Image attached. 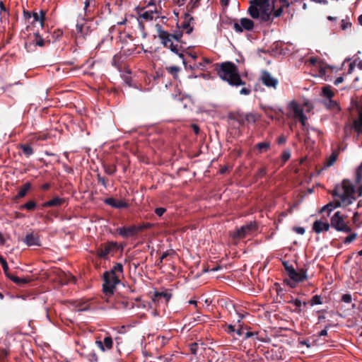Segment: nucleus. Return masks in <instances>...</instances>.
I'll use <instances>...</instances> for the list:
<instances>
[{
    "label": "nucleus",
    "mask_w": 362,
    "mask_h": 362,
    "mask_svg": "<svg viewBox=\"0 0 362 362\" xmlns=\"http://www.w3.org/2000/svg\"><path fill=\"white\" fill-rule=\"evenodd\" d=\"M362 180V163L358 167L356 171L355 182L356 184H360Z\"/></svg>",
    "instance_id": "obj_40"
},
{
    "label": "nucleus",
    "mask_w": 362,
    "mask_h": 362,
    "mask_svg": "<svg viewBox=\"0 0 362 362\" xmlns=\"http://www.w3.org/2000/svg\"><path fill=\"white\" fill-rule=\"evenodd\" d=\"M264 112L267 117L273 119L275 117V115H278L279 112H281L280 109H275L273 107H264Z\"/></svg>",
    "instance_id": "obj_32"
},
{
    "label": "nucleus",
    "mask_w": 362,
    "mask_h": 362,
    "mask_svg": "<svg viewBox=\"0 0 362 362\" xmlns=\"http://www.w3.org/2000/svg\"><path fill=\"white\" fill-rule=\"evenodd\" d=\"M63 35V32L61 30H54L52 35V42H57L60 40Z\"/></svg>",
    "instance_id": "obj_42"
},
{
    "label": "nucleus",
    "mask_w": 362,
    "mask_h": 362,
    "mask_svg": "<svg viewBox=\"0 0 362 362\" xmlns=\"http://www.w3.org/2000/svg\"><path fill=\"white\" fill-rule=\"evenodd\" d=\"M286 138L284 135L280 136L277 139V143L279 145L286 143Z\"/></svg>",
    "instance_id": "obj_64"
},
{
    "label": "nucleus",
    "mask_w": 362,
    "mask_h": 362,
    "mask_svg": "<svg viewBox=\"0 0 362 362\" xmlns=\"http://www.w3.org/2000/svg\"><path fill=\"white\" fill-rule=\"evenodd\" d=\"M32 18H33V23L39 22L40 25L42 26L45 19V12L42 10L40 11V13L37 12H33Z\"/></svg>",
    "instance_id": "obj_28"
},
{
    "label": "nucleus",
    "mask_w": 362,
    "mask_h": 362,
    "mask_svg": "<svg viewBox=\"0 0 362 362\" xmlns=\"http://www.w3.org/2000/svg\"><path fill=\"white\" fill-rule=\"evenodd\" d=\"M286 271L287 272L288 276H290V272L291 270H296L293 266L289 265L288 263H284Z\"/></svg>",
    "instance_id": "obj_61"
},
{
    "label": "nucleus",
    "mask_w": 362,
    "mask_h": 362,
    "mask_svg": "<svg viewBox=\"0 0 362 362\" xmlns=\"http://www.w3.org/2000/svg\"><path fill=\"white\" fill-rule=\"evenodd\" d=\"M32 185L29 182H26L23 185V186L18 190L17 194L15 197V199H21L25 197L28 192L31 189Z\"/></svg>",
    "instance_id": "obj_24"
},
{
    "label": "nucleus",
    "mask_w": 362,
    "mask_h": 362,
    "mask_svg": "<svg viewBox=\"0 0 362 362\" xmlns=\"http://www.w3.org/2000/svg\"><path fill=\"white\" fill-rule=\"evenodd\" d=\"M8 350L6 349H0V361L5 360L8 355Z\"/></svg>",
    "instance_id": "obj_49"
},
{
    "label": "nucleus",
    "mask_w": 362,
    "mask_h": 362,
    "mask_svg": "<svg viewBox=\"0 0 362 362\" xmlns=\"http://www.w3.org/2000/svg\"><path fill=\"white\" fill-rule=\"evenodd\" d=\"M166 211V209L163 207H158L155 209V213L158 216H162L163 214Z\"/></svg>",
    "instance_id": "obj_55"
},
{
    "label": "nucleus",
    "mask_w": 362,
    "mask_h": 362,
    "mask_svg": "<svg viewBox=\"0 0 362 362\" xmlns=\"http://www.w3.org/2000/svg\"><path fill=\"white\" fill-rule=\"evenodd\" d=\"M341 300L346 303H350L352 301V296L350 293H345L341 296Z\"/></svg>",
    "instance_id": "obj_50"
},
{
    "label": "nucleus",
    "mask_w": 362,
    "mask_h": 362,
    "mask_svg": "<svg viewBox=\"0 0 362 362\" xmlns=\"http://www.w3.org/2000/svg\"><path fill=\"white\" fill-rule=\"evenodd\" d=\"M96 28L95 23L91 20L81 18L76 25V33L78 37L85 38Z\"/></svg>",
    "instance_id": "obj_7"
},
{
    "label": "nucleus",
    "mask_w": 362,
    "mask_h": 362,
    "mask_svg": "<svg viewBox=\"0 0 362 362\" xmlns=\"http://www.w3.org/2000/svg\"><path fill=\"white\" fill-rule=\"evenodd\" d=\"M257 229V225L255 222H250L246 225L240 227L233 234L234 238H244L251 232L255 231Z\"/></svg>",
    "instance_id": "obj_10"
},
{
    "label": "nucleus",
    "mask_w": 362,
    "mask_h": 362,
    "mask_svg": "<svg viewBox=\"0 0 362 362\" xmlns=\"http://www.w3.org/2000/svg\"><path fill=\"white\" fill-rule=\"evenodd\" d=\"M272 8L269 0H250L247 9L249 15L262 22L271 23Z\"/></svg>",
    "instance_id": "obj_3"
},
{
    "label": "nucleus",
    "mask_w": 362,
    "mask_h": 362,
    "mask_svg": "<svg viewBox=\"0 0 362 362\" xmlns=\"http://www.w3.org/2000/svg\"><path fill=\"white\" fill-rule=\"evenodd\" d=\"M357 235H358L356 233H352L351 231L350 233H349V235L344 238V240H343V243L345 245H349L356 239Z\"/></svg>",
    "instance_id": "obj_36"
},
{
    "label": "nucleus",
    "mask_w": 362,
    "mask_h": 362,
    "mask_svg": "<svg viewBox=\"0 0 362 362\" xmlns=\"http://www.w3.org/2000/svg\"><path fill=\"white\" fill-rule=\"evenodd\" d=\"M244 335H245V339H249L250 337H255V339L259 341H265L264 339L262 337H259L258 336V332H246L245 333H244Z\"/></svg>",
    "instance_id": "obj_38"
},
{
    "label": "nucleus",
    "mask_w": 362,
    "mask_h": 362,
    "mask_svg": "<svg viewBox=\"0 0 362 362\" xmlns=\"http://www.w3.org/2000/svg\"><path fill=\"white\" fill-rule=\"evenodd\" d=\"M341 204V202H329L327 204L325 205L322 209L321 212L327 211V215L329 216V214L336 208L340 206Z\"/></svg>",
    "instance_id": "obj_25"
},
{
    "label": "nucleus",
    "mask_w": 362,
    "mask_h": 362,
    "mask_svg": "<svg viewBox=\"0 0 362 362\" xmlns=\"http://www.w3.org/2000/svg\"><path fill=\"white\" fill-rule=\"evenodd\" d=\"M48 42L50 40H47ZM47 41L45 40L38 33H35L33 36L25 42V48L28 52H33L37 46L44 47Z\"/></svg>",
    "instance_id": "obj_8"
},
{
    "label": "nucleus",
    "mask_w": 362,
    "mask_h": 362,
    "mask_svg": "<svg viewBox=\"0 0 362 362\" xmlns=\"http://www.w3.org/2000/svg\"><path fill=\"white\" fill-rule=\"evenodd\" d=\"M260 79L262 84L267 88L276 89L279 83L278 79L273 77L269 71L265 70L261 72Z\"/></svg>",
    "instance_id": "obj_11"
},
{
    "label": "nucleus",
    "mask_w": 362,
    "mask_h": 362,
    "mask_svg": "<svg viewBox=\"0 0 362 362\" xmlns=\"http://www.w3.org/2000/svg\"><path fill=\"white\" fill-rule=\"evenodd\" d=\"M20 148L21 149L23 153L27 157L29 158L34 153L33 148L30 144H23L20 146Z\"/></svg>",
    "instance_id": "obj_29"
},
{
    "label": "nucleus",
    "mask_w": 362,
    "mask_h": 362,
    "mask_svg": "<svg viewBox=\"0 0 362 362\" xmlns=\"http://www.w3.org/2000/svg\"><path fill=\"white\" fill-rule=\"evenodd\" d=\"M330 228V223L327 221H322L321 220H316L313 224V230L317 233H321L322 232H327Z\"/></svg>",
    "instance_id": "obj_16"
},
{
    "label": "nucleus",
    "mask_w": 362,
    "mask_h": 362,
    "mask_svg": "<svg viewBox=\"0 0 362 362\" xmlns=\"http://www.w3.org/2000/svg\"><path fill=\"white\" fill-rule=\"evenodd\" d=\"M95 5V4L94 0H85V1H84L85 16H88L93 11Z\"/></svg>",
    "instance_id": "obj_26"
},
{
    "label": "nucleus",
    "mask_w": 362,
    "mask_h": 362,
    "mask_svg": "<svg viewBox=\"0 0 362 362\" xmlns=\"http://www.w3.org/2000/svg\"><path fill=\"white\" fill-rule=\"evenodd\" d=\"M138 14L140 18H143L145 21H152L153 18H156L157 15V11L156 10L144 11V8H141L140 11L138 12Z\"/></svg>",
    "instance_id": "obj_19"
},
{
    "label": "nucleus",
    "mask_w": 362,
    "mask_h": 362,
    "mask_svg": "<svg viewBox=\"0 0 362 362\" xmlns=\"http://www.w3.org/2000/svg\"><path fill=\"white\" fill-rule=\"evenodd\" d=\"M323 104L326 107L327 109H329L333 111L334 113H337L340 111V107L339 104L335 101L332 100H324Z\"/></svg>",
    "instance_id": "obj_21"
},
{
    "label": "nucleus",
    "mask_w": 362,
    "mask_h": 362,
    "mask_svg": "<svg viewBox=\"0 0 362 362\" xmlns=\"http://www.w3.org/2000/svg\"><path fill=\"white\" fill-rule=\"evenodd\" d=\"M4 12V17L6 15L7 16H8V10L6 9V6H4L3 1H0V13L1 14V13Z\"/></svg>",
    "instance_id": "obj_56"
},
{
    "label": "nucleus",
    "mask_w": 362,
    "mask_h": 362,
    "mask_svg": "<svg viewBox=\"0 0 362 362\" xmlns=\"http://www.w3.org/2000/svg\"><path fill=\"white\" fill-rule=\"evenodd\" d=\"M216 71L218 76L226 81L231 86H245V82L242 80L237 66L231 62H225L216 65Z\"/></svg>",
    "instance_id": "obj_2"
},
{
    "label": "nucleus",
    "mask_w": 362,
    "mask_h": 362,
    "mask_svg": "<svg viewBox=\"0 0 362 362\" xmlns=\"http://www.w3.org/2000/svg\"><path fill=\"white\" fill-rule=\"evenodd\" d=\"M104 203L115 209H125L129 206L128 203L122 199H115L112 197L106 198Z\"/></svg>",
    "instance_id": "obj_17"
},
{
    "label": "nucleus",
    "mask_w": 362,
    "mask_h": 362,
    "mask_svg": "<svg viewBox=\"0 0 362 362\" xmlns=\"http://www.w3.org/2000/svg\"><path fill=\"white\" fill-rule=\"evenodd\" d=\"M228 334H231L235 331V325H227V329H226Z\"/></svg>",
    "instance_id": "obj_57"
},
{
    "label": "nucleus",
    "mask_w": 362,
    "mask_h": 362,
    "mask_svg": "<svg viewBox=\"0 0 362 362\" xmlns=\"http://www.w3.org/2000/svg\"><path fill=\"white\" fill-rule=\"evenodd\" d=\"M117 248V243L116 242H109L98 250L97 255L100 258L105 259L109 254Z\"/></svg>",
    "instance_id": "obj_13"
},
{
    "label": "nucleus",
    "mask_w": 362,
    "mask_h": 362,
    "mask_svg": "<svg viewBox=\"0 0 362 362\" xmlns=\"http://www.w3.org/2000/svg\"><path fill=\"white\" fill-rule=\"evenodd\" d=\"M294 230L300 235H303L305 232V230L303 227H296L294 228Z\"/></svg>",
    "instance_id": "obj_62"
},
{
    "label": "nucleus",
    "mask_w": 362,
    "mask_h": 362,
    "mask_svg": "<svg viewBox=\"0 0 362 362\" xmlns=\"http://www.w3.org/2000/svg\"><path fill=\"white\" fill-rule=\"evenodd\" d=\"M297 118L298 119L300 123L302 124L303 127L306 126V121L308 119V117L304 113L298 116Z\"/></svg>",
    "instance_id": "obj_52"
},
{
    "label": "nucleus",
    "mask_w": 362,
    "mask_h": 362,
    "mask_svg": "<svg viewBox=\"0 0 362 362\" xmlns=\"http://www.w3.org/2000/svg\"><path fill=\"white\" fill-rule=\"evenodd\" d=\"M8 278L17 285L25 284L29 282V280L25 278H20L11 274L8 276Z\"/></svg>",
    "instance_id": "obj_31"
},
{
    "label": "nucleus",
    "mask_w": 362,
    "mask_h": 362,
    "mask_svg": "<svg viewBox=\"0 0 362 362\" xmlns=\"http://www.w3.org/2000/svg\"><path fill=\"white\" fill-rule=\"evenodd\" d=\"M25 243L28 246H40V241L37 236L30 233L26 235L24 240Z\"/></svg>",
    "instance_id": "obj_20"
},
{
    "label": "nucleus",
    "mask_w": 362,
    "mask_h": 362,
    "mask_svg": "<svg viewBox=\"0 0 362 362\" xmlns=\"http://www.w3.org/2000/svg\"><path fill=\"white\" fill-rule=\"evenodd\" d=\"M113 339L110 335H106L103 340H96L95 344L103 352L110 351L113 347Z\"/></svg>",
    "instance_id": "obj_14"
},
{
    "label": "nucleus",
    "mask_w": 362,
    "mask_h": 362,
    "mask_svg": "<svg viewBox=\"0 0 362 362\" xmlns=\"http://www.w3.org/2000/svg\"><path fill=\"white\" fill-rule=\"evenodd\" d=\"M346 218L347 216L340 211H336L330 218V227L338 232L350 233L352 229Z\"/></svg>",
    "instance_id": "obj_5"
},
{
    "label": "nucleus",
    "mask_w": 362,
    "mask_h": 362,
    "mask_svg": "<svg viewBox=\"0 0 362 362\" xmlns=\"http://www.w3.org/2000/svg\"><path fill=\"white\" fill-rule=\"evenodd\" d=\"M119 278V275L115 274L112 272L107 271L103 274V291L106 296L113 295L116 286L120 282Z\"/></svg>",
    "instance_id": "obj_6"
},
{
    "label": "nucleus",
    "mask_w": 362,
    "mask_h": 362,
    "mask_svg": "<svg viewBox=\"0 0 362 362\" xmlns=\"http://www.w3.org/2000/svg\"><path fill=\"white\" fill-rule=\"evenodd\" d=\"M0 264L2 266L5 275L8 277L11 274L8 272V265L4 258H0Z\"/></svg>",
    "instance_id": "obj_43"
},
{
    "label": "nucleus",
    "mask_w": 362,
    "mask_h": 362,
    "mask_svg": "<svg viewBox=\"0 0 362 362\" xmlns=\"http://www.w3.org/2000/svg\"><path fill=\"white\" fill-rule=\"evenodd\" d=\"M309 303H310V306L322 304L321 296H319V295L313 296Z\"/></svg>",
    "instance_id": "obj_39"
},
{
    "label": "nucleus",
    "mask_w": 362,
    "mask_h": 362,
    "mask_svg": "<svg viewBox=\"0 0 362 362\" xmlns=\"http://www.w3.org/2000/svg\"><path fill=\"white\" fill-rule=\"evenodd\" d=\"M288 109L293 113V117L296 118L304 113L301 105L294 100L289 103Z\"/></svg>",
    "instance_id": "obj_18"
},
{
    "label": "nucleus",
    "mask_w": 362,
    "mask_h": 362,
    "mask_svg": "<svg viewBox=\"0 0 362 362\" xmlns=\"http://www.w3.org/2000/svg\"><path fill=\"white\" fill-rule=\"evenodd\" d=\"M292 282H291L290 286L294 288L296 283L302 282L307 279L306 271L300 269V271L291 270L289 276Z\"/></svg>",
    "instance_id": "obj_12"
},
{
    "label": "nucleus",
    "mask_w": 362,
    "mask_h": 362,
    "mask_svg": "<svg viewBox=\"0 0 362 362\" xmlns=\"http://www.w3.org/2000/svg\"><path fill=\"white\" fill-rule=\"evenodd\" d=\"M158 37L161 45L169 49L173 53L182 59L185 65L183 52L186 49V43L182 40L183 33L181 30H176L174 33H170L163 29L160 25H156Z\"/></svg>",
    "instance_id": "obj_1"
},
{
    "label": "nucleus",
    "mask_w": 362,
    "mask_h": 362,
    "mask_svg": "<svg viewBox=\"0 0 362 362\" xmlns=\"http://www.w3.org/2000/svg\"><path fill=\"white\" fill-rule=\"evenodd\" d=\"M181 27L183 28V29H186L187 30V34H189L192 32L193 30V28L192 27L190 26L189 23H187V22H184L183 23H182V25Z\"/></svg>",
    "instance_id": "obj_53"
},
{
    "label": "nucleus",
    "mask_w": 362,
    "mask_h": 362,
    "mask_svg": "<svg viewBox=\"0 0 362 362\" xmlns=\"http://www.w3.org/2000/svg\"><path fill=\"white\" fill-rule=\"evenodd\" d=\"M36 207V203L33 200H30L29 202H26L25 204L21 205L20 206L21 209H26L28 211H33Z\"/></svg>",
    "instance_id": "obj_35"
},
{
    "label": "nucleus",
    "mask_w": 362,
    "mask_h": 362,
    "mask_svg": "<svg viewBox=\"0 0 362 362\" xmlns=\"http://www.w3.org/2000/svg\"><path fill=\"white\" fill-rule=\"evenodd\" d=\"M153 226V224L151 223H144V224H141V225H139V226H136V231H137V233L142 230H144V229H148V228H150Z\"/></svg>",
    "instance_id": "obj_46"
},
{
    "label": "nucleus",
    "mask_w": 362,
    "mask_h": 362,
    "mask_svg": "<svg viewBox=\"0 0 362 362\" xmlns=\"http://www.w3.org/2000/svg\"><path fill=\"white\" fill-rule=\"evenodd\" d=\"M171 294L167 292H156L155 293L156 298H163L166 303L171 298Z\"/></svg>",
    "instance_id": "obj_41"
},
{
    "label": "nucleus",
    "mask_w": 362,
    "mask_h": 362,
    "mask_svg": "<svg viewBox=\"0 0 362 362\" xmlns=\"http://www.w3.org/2000/svg\"><path fill=\"white\" fill-rule=\"evenodd\" d=\"M254 22L247 18H242L233 23V29L236 33H240L244 30L251 31L254 28Z\"/></svg>",
    "instance_id": "obj_9"
},
{
    "label": "nucleus",
    "mask_w": 362,
    "mask_h": 362,
    "mask_svg": "<svg viewBox=\"0 0 362 362\" xmlns=\"http://www.w3.org/2000/svg\"><path fill=\"white\" fill-rule=\"evenodd\" d=\"M166 70L169 74L173 75L175 78L177 76V73L180 71V68L176 66H172L169 67H166Z\"/></svg>",
    "instance_id": "obj_44"
},
{
    "label": "nucleus",
    "mask_w": 362,
    "mask_h": 362,
    "mask_svg": "<svg viewBox=\"0 0 362 362\" xmlns=\"http://www.w3.org/2000/svg\"><path fill=\"white\" fill-rule=\"evenodd\" d=\"M270 148V143L260 142L256 144V148L258 150L259 153H262L263 152H267Z\"/></svg>",
    "instance_id": "obj_33"
},
{
    "label": "nucleus",
    "mask_w": 362,
    "mask_h": 362,
    "mask_svg": "<svg viewBox=\"0 0 362 362\" xmlns=\"http://www.w3.org/2000/svg\"><path fill=\"white\" fill-rule=\"evenodd\" d=\"M282 13H283V8H279L274 11L273 17L274 18L279 17L280 16H281Z\"/></svg>",
    "instance_id": "obj_59"
},
{
    "label": "nucleus",
    "mask_w": 362,
    "mask_h": 362,
    "mask_svg": "<svg viewBox=\"0 0 362 362\" xmlns=\"http://www.w3.org/2000/svg\"><path fill=\"white\" fill-rule=\"evenodd\" d=\"M353 128L358 134L362 132V110L359 112L358 118L354 120Z\"/></svg>",
    "instance_id": "obj_27"
},
{
    "label": "nucleus",
    "mask_w": 362,
    "mask_h": 362,
    "mask_svg": "<svg viewBox=\"0 0 362 362\" xmlns=\"http://www.w3.org/2000/svg\"><path fill=\"white\" fill-rule=\"evenodd\" d=\"M267 174V170L265 168H260L257 172V176L259 177H262Z\"/></svg>",
    "instance_id": "obj_63"
},
{
    "label": "nucleus",
    "mask_w": 362,
    "mask_h": 362,
    "mask_svg": "<svg viewBox=\"0 0 362 362\" xmlns=\"http://www.w3.org/2000/svg\"><path fill=\"white\" fill-rule=\"evenodd\" d=\"M65 200L59 197H55L52 199L45 202L42 204L43 207H53L60 206L64 204Z\"/></svg>",
    "instance_id": "obj_23"
},
{
    "label": "nucleus",
    "mask_w": 362,
    "mask_h": 362,
    "mask_svg": "<svg viewBox=\"0 0 362 362\" xmlns=\"http://www.w3.org/2000/svg\"><path fill=\"white\" fill-rule=\"evenodd\" d=\"M251 92L252 89L250 85L247 86L243 87L240 90V93L244 95H248L251 93Z\"/></svg>",
    "instance_id": "obj_47"
},
{
    "label": "nucleus",
    "mask_w": 362,
    "mask_h": 362,
    "mask_svg": "<svg viewBox=\"0 0 362 362\" xmlns=\"http://www.w3.org/2000/svg\"><path fill=\"white\" fill-rule=\"evenodd\" d=\"M334 93L332 90L329 86H326L322 87V95L325 98V100H332V97L334 96Z\"/></svg>",
    "instance_id": "obj_30"
},
{
    "label": "nucleus",
    "mask_w": 362,
    "mask_h": 362,
    "mask_svg": "<svg viewBox=\"0 0 362 362\" xmlns=\"http://www.w3.org/2000/svg\"><path fill=\"white\" fill-rule=\"evenodd\" d=\"M291 158V151L290 150L287 149L283 151L281 155V161L285 163L286 161L289 160Z\"/></svg>",
    "instance_id": "obj_45"
},
{
    "label": "nucleus",
    "mask_w": 362,
    "mask_h": 362,
    "mask_svg": "<svg viewBox=\"0 0 362 362\" xmlns=\"http://www.w3.org/2000/svg\"><path fill=\"white\" fill-rule=\"evenodd\" d=\"M244 329H247V327L243 328L241 324H238V327L235 329V332L239 337L243 336L244 334Z\"/></svg>",
    "instance_id": "obj_51"
},
{
    "label": "nucleus",
    "mask_w": 362,
    "mask_h": 362,
    "mask_svg": "<svg viewBox=\"0 0 362 362\" xmlns=\"http://www.w3.org/2000/svg\"><path fill=\"white\" fill-rule=\"evenodd\" d=\"M105 173L109 175H114L117 171V168L115 165H103Z\"/></svg>",
    "instance_id": "obj_37"
},
{
    "label": "nucleus",
    "mask_w": 362,
    "mask_h": 362,
    "mask_svg": "<svg viewBox=\"0 0 362 362\" xmlns=\"http://www.w3.org/2000/svg\"><path fill=\"white\" fill-rule=\"evenodd\" d=\"M116 232L118 235L124 238L133 237L137 234L136 226H132L129 227H120L117 228Z\"/></svg>",
    "instance_id": "obj_15"
},
{
    "label": "nucleus",
    "mask_w": 362,
    "mask_h": 362,
    "mask_svg": "<svg viewBox=\"0 0 362 362\" xmlns=\"http://www.w3.org/2000/svg\"><path fill=\"white\" fill-rule=\"evenodd\" d=\"M355 193V187L351 182L344 181L341 189H334L332 196L339 197L343 206H349L356 200Z\"/></svg>",
    "instance_id": "obj_4"
},
{
    "label": "nucleus",
    "mask_w": 362,
    "mask_h": 362,
    "mask_svg": "<svg viewBox=\"0 0 362 362\" xmlns=\"http://www.w3.org/2000/svg\"><path fill=\"white\" fill-rule=\"evenodd\" d=\"M329 325H326L325 329L321 330L319 333H318V336L319 337H325V336H327V329L329 328Z\"/></svg>",
    "instance_id": "obj_60"
},
{
    "label": "nucleus",
    "mask_w": 362,
    "mask_h": 362,
    "mask_svg": "<svg viewBox=\"0 0 362 362\" xmlns=\"http://www.w3.org/2000/svg\"><path fill=\"white\" fill-rule=\"evenodd\" d=\"M245 119L248 122H252V123H255L256 122V117H255V115L252 113H249V114H247L246 116H245Z\"/></svg>",
    "instance_id": "obj_54"
},
{
    "label": "nucleus",
    "mask_w": 362,
    "mask_h": 362,
    "mask_svg": "<svg viewBox=\"0 0 362 362\" xmlns=\"http://www.w3.org/2000/svg\"><path fill=\"white\" fill-rule=\"evenodd\" d=\"M112 272L115 274H123V264L122 263H116L113 267L109 271Z\"/></svg>",
    "instance_id": "obj_34"
},
{
    "label": "nucleus",
    "mask_w": 362,
    "mask_h": 362,
    "mask_svg": "<svg viewBox=\"0 0 362 362\" xmlns=\"http://www.w3.org/2000/svg\"><path fill=\"white\" fill-rule=\"evenodd\" d=\"M199 345L197 343L194 342L189 345V350L192 354L196 355L197 354Z\"/></svg>",
    "instance_id": "obj_48"
},
{
    "label": "nucleus",
    "mask_w": 362,
    "mask_h": 362,
    "mask_svg": "<svg viewBox=\"0 0 362 362\" xmlns=\"http://www.w3.org/2000/svg\"><path fill=\"white\" fill-rule=\"evenodd\" d=\"M288 303H292L295 305L296 310L295 311L298 313H300L302 312V306H305L307 305V302L301 301L299 298H294L291 296L290 299L287 300Z\"/></svg>",
    "instance_id": "obj_22"
},
{
    "label": "nucleus",
    "mask_w": 362,
    "mask_h": 362,
    "mask_svg": "<svg viewBox=\"0 0 362 362\" xmlns=\"http://www.w3.org/2000/svg\"><path fill=\"white\" fill-rule=\"evenodd\" d=\"M98 181L100 182L105 188L107 187L105 177L100 176V175H98L97 176Z\"/></svg>",
    "instance_id": "obj_58"
}]
</instances>
